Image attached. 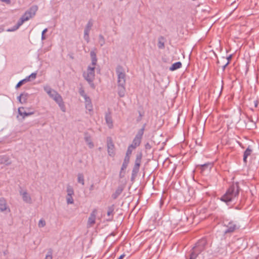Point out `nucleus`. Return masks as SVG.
Segmentation results:
<instances>
[{
  "label": "nucleus",
  "instance_id": "nucleus-21",
  "mask_svg": "<svg viewBox=\"0 0 259 259\" xmlns=\"http://www.w3.org/2000/svg\"><path fill=\"white\" fill-rule=\"evenodd\" d=\"M105 119L109 127L111 128L113 127V122L111 115L107 114L105 116Z\"/></svg>",
  "mask_w": 259,
  "mask_h": 259
},
{
  "label": "nucleus",
  "instance_id": "nucleus-54",
  "mask_svg": "<svg viewBox=\"0 0 259 259\" xmlns=\"http://www.w3.org/2000/svg\"><path fill=\"white\" fill-rule=\"evenodd\" d=\"M254 106L255 107H256L257 106V104H258L257 101H254Z\"/></svg>",
  "mask_w": 259,
  "mask_h": 259
},
{
  "label": "nucleus",
  "instance_id": "nucleus-24",
  "mask_svg": "<svg viewBox=\"0 0 259 259\" xmlns=\"http://www.w3.org/2000/svg\"><path fill=\"white\" fill-rule=\"evenodd\" d=\"M52 99L57 103H59L62 101H63V99L61 95L58 93H55V95L52 98Z\"/></svg>",
  "mask_w": 259,
  "mask_h": 259
},
{
  "label": "nucleus",
  "instance_id": "nucleus-47",
  "mask_svg": "<svg viewBox=\"0 0 259 259\" xmlns=\"http://www.w3.org/2000/svg\"><path fill=\"white\" fill-rule=\"evenodd\" d=\"M232 55H230L228 57H227L226 58L223 57V59H226L227 60V61H229L230 62V60L232 59Z\"/></svg>",
  "mask_w": 259,
  "mask_h": 259
},
{
  "label": "nucleus",
  "instance_id": "nucleus-12",
  "mask_svg": "<svg viewBox=\"0 0 259 259\" xmlns=\"http://www.w3.org/2000/svg\"><path fill=\"white\" fill-rule=\"evenodd\" d=\"M19 114L22 117V119H24L26 116L31 115L34 114V111H26L23 107L18 108V110Z\"/></svg>",
  "mask_w": 259,
  "mask_h": 259
},
{
  "label": "nucleus",
  "instance_id": "nucleus-50",
  "mask_svg": "<svg viewBox=\"0 0 259 259\" xmlns=\"http://www.w3.org/2000/svg\"><path fill=\"white\" fill-rule=\"evenodd\" d=\"M4 31V28L3 26H0V33Z\"/></svg>",
  "mask_w": 259,
  "mask_h": 259
},
{
  "label": "nucleus",
  "instance_id": "nucleus-13",
  "mask_svg": "<svg viewBox=\"0 0 259 259\" xmlns=\"http://www.w3.org/2000/svg\"><path fill=\"white\" fill-rule=\"evenodd\" d=\"M97 213V210L96 209H94L92 211L88 219V224L89 225H93L95 223Z\"/></svg>",
  "mask_w": 259,
  "mask_h": 259
},
{
  "label": "nucleus",
  "instance_id": "nucleus-37",
  "mask_svg": "<svg viewBox=\"0 0 259 259\" xmlns=\"http://www.w3.org/2000/svg\"><path fill=\"white\" fill-rule=\"evenodd\" d=\"M58 104L59 106L60 107L61 110L63 112H65L66 108H65V106L64 105V103L63 101H62L61 102H60Z\"/></svg>",
  "mask_w": 259,
  "mask_h": 259
},
{
  "label": "nucleus",
  "instance_id": "nucleus-36",
  "mask_svg": "<svg viewBox=\"0 0 259 259\" xmlns=\"http://www.w3.org/2000/svg\"><path fill=\"white\" fill-rule=\"evenodd\" d=\"M28 81L26 80V78L19 81L18 83L16 84V88L17 89V88H19V87H20L24 82H27Z\"/></svg>",
  "mask_w": 259,
  "mask_h": 259
},
{
  "label": "nucleus",
  "instance_id": "nucleus-44",
  "mask_svg": "<svg viewBox=\"0 0 259 259\" xmlns=\"http://www.w3.org/2000/svg\"><path fill=\"white\" fill-rule=\"evenodd\" d=\"M158 47L159 49H163L164 48V42H162L160 40H159L158 42Z\"/></svg>",
  "mask_w": 259,
  "mask_h": 259
},
{
  "label": "nucleus",
  "instance_id": "nucleus-5",
  "mask_svg": "<svg viewBox=\"0 0 259 259\" xmlns=\"http://www.w3.org/2000/svg\"><path fill=\"white\" fill-rule=\"evenodd\" d=\"M143 154L141 152H138L136 155L135 164L132 169V180H134L139 171L140 166L141 164Z\"/></svg>",
  "mask_w": 259,
  "mask_h": 259
},
{
  "label": "nucleus",
  "instance_id": "nucleus-32",
  "mask_svg": "<svg viewBox=\"0 0 259 259\" xmlns=\"http://www.w3.org/2000/svg\"><path fill=\"white\" fill-rule=\"evenodd\" d=\"M53 250L50 248L47 252V254L45 259H53Z\"/></svg>",
  "mask_w": 259,
  "mask_h": 259
},
{
  "label": "nucleus",
  "instance_id": "nucleus-22",
  "mask_svg": "<svg viewBox=\"0 0 259 259\" xmlns=\"http://www.w3.org/2000/svg\"><path fill=\"white\" fill-rule=\"evenodd\" d=\"M182 67V63L181 62H177L174 63L169 68V70L171 71H174Z\"/></svg>",
  "mask_w": 259,
  "mask_h": 259
},
{
  "label": "nucleus",
  "instance_id": "nucleus-55",
  "mask_svg": "<svg viewBox=\"0 0 259 259\" xmlns=\"http://www.w3.org/2000/svg\"><path fill=\"white\" fill-rule=\"evenodd\" d=\"M4 254H5V255H6V254H7V251H5V252H4Z\"/></svg>",
  "mask_w": 259,
  "mask_h": 259
},
{
  "label": "nucleus",
  "instance_id": "nucleus-49",
  "mask_svg": "<svg viewBox=\"0 0 259 259\" xmlns=\"http://www.w3.org/2000/svg\"><path fill=\"white\" fill-rule=\"evenodd\" d=\"M17 99L19 100V101L21 103V102L22 101V96H21V94H20V95L18 97Z\"/></svg>",
  "mask_w": 259,
  "mask_h": 259
},
{
  "label": "nucleus",
  "instance_id": "nucleus-8",
  "mask_svg": "<svg viewBox=\"0 0 259 259\" xmlns=\"http://www.w3.org/2000/svg\"><path fill=\"white\" fill-rule=\"evenodd\" d=\"M107 151L109 155L111 157H114L115 153V146L111 138L108 137L107 140Z\"/></svg>",
  "mask_w": 259,
  "mask_h": 259
},
{
  "label": "nucleus",
  "instance_id": "nucleus-51",
  "mask_svg": "<svg viewBox=\"0 0 259 259\" xmlns=\"http://www.w3.org/2000/svg\"><path fill=\"white\" fill-rule=\"evenodd\" d=\"M124 256H125V254H122L117 259H123Z\"/></svg>",
  "mask_w": 259,
  "mask_h": 259
},
{
  "label": "nucleus",
  "instance_id": "nucleus-40",
  "mask_svg": "<svg viewBox=\"0 0 259 259\" xmlns=\"http://www.w3.org/2000/svg\"><path fill=\"white\" fill-rule=\"evenodd\" d=\"M46 222L43 219H40L38 222V226L39 228L44 227L46 226Z\"/></svg>",
  "mask_w": 259,
  "mask_h": 259
},
{
  "label": "nucleus",
  "instance_id": "nucleus-35",
  "mask_svg": "<svg viewBox=\"0 0 259 259\" xmlns=\"http://www.w3.org/2000/svg\"><path fill=\"white\" fill-rule=\"evenodd\" d=\"M67 195H74V190L72 187L68 186L67 188Z\"/></svg>",
  "mask_w": 259,
  "mask_h": 259
},
{
  "label": "nucleus",
  "instance_id": "nucleus-7",
  "mask_svg": "<svg viewBox=\"0 0 259 259\" xmlns=\"http://www.w3.org/2000/svg\"><path fill=\"white\" fill-rule=\"evenodd\" d=\"M224 226L227 228V229L224 231L225 234L232 233L236 230L239 229L240 227V226L236 222L234 221L226 222L224 224Z\"/></svg>",
  "mask_w": 259,
  "mask_h": 259
},
{
  "label": "nucleus",
  "instance_id": "nucleus-53",
  "mask_svg": "<svg viewBox=\"0 0 259 259\" xmlns=\"http://www.w3.org/2000/svg\"><path fill=\"white\" fill-rule=\"evenodd\" d=\"M94 184H92V185L90 186V191H92V190H94Z\"/></svg>",
  "mask_w": 259,
  "mask_h": 259
},
{
  "label": "nucleus",
  "instance_id": "nucleus-29",
  "mask_svg": "<svg viewBox=\"0 0 259 259\" xmlns=\"http://www.w3.org/2000/svg\"><path fill=\"white\" fill-rule=\"evenodd\" d=\"M22 96V101L21 102V104H24L27 102V100L28 98L29 97V94L27 93H23L21 94Z\"/></svg>",
  "mask_w": 259,
  "mask_h": 259
},
{
  "label": "nucleus",
  "instance_id": "nucleus-27",
  "mask_svg": "<svg viewBox=\"0 0 259 259\" xmlns=\"http://www.w3.org/2000/svg\"><path fill=\"white\" fill-rule=\"evenodd\" d=\"M84 140H85V142H87V143L89 145V147L90 148H93L94 144L92 142L91 138L89 136H88V135L85 136L84 137Z\"/></svg>",
  "mask_w": 259,
  "mask_h": 259
},
{
  "label": "nucleus",
  "instance_id": "nucleus-26",
  "mask_svg": "<svg viewBox=\"0 0 259 259\" xmlns=\"http://www.w3.org/2000/svg\"><path fill=\"white\" fill-rule=\"evenodd\" d=\"M77 182L81 184L82 185H84V180L83 175L81 173H79L77 175Z\"/></svg>",
  "mask_w": 259,
  "mask_h": 259
},
{
  "label": "nucleus",
  "instance_id": "nucleus-20",
  "mask_svg": "<svg viewBox=\"0 0 259 259\" xmlns=\"http://www.w3.org/2000/svg\"><path fill=\"white\" fill-rule=\"evenodd\" d=\"M141 142V140L138 139V138H135L134 139L132 144L130 146L132 147L133 148L136 149L137 147H138Z\"/></svg>",
  "mask_w": 259,
  "mask_h": 259
},
{
  "label": "nucleus",
  "instance_id": "nucleus-18",
  "mask_svg": "<svg viewBox=\"0 0 259 259\" xmlns=\"http://www.w3.org/2000/svg\"><path fill=\"white\" fill-rule=\"evenodd\" d=\"M84 99L85 108L89 111H93V105L91 100L89 97H86Z\"/></svg>",
  "mask_w": 259,
  "mask_h": 259
},
{
  "label": "nucleus",
  "instance_id": "nucleus-52",
  "mask_svg": "<svg viewBox=\"0 0 259 259\" xmlns=\"http://www.w3.org/2000/svg\"><path fill=\"white\" fill-rule=\"evenodd\" d=\"M247 156L245 157L244 155H243V161L245 163H246V162H247Z\"/></svg>",
  "mask_w": 259,
  "mask_h": 259
},
{
  "label": "nucleus",
  "instance_id": "nucleus-11",
  "mask_svg": "<svg viewBox=\"0 0 259 259\" xmlns=\"http://www.w3.org/2000/svg\"><path fill=\"white\" fill-rule=\"evenodd\" d=\"M213 164L211 162H207L206 163L198 164L197 165V167L199 168L201 172L206 170L209 171L212 168Z\"/></svg>",
  "mask_w": 259,
  "mask_h": 259
},
{
  "label": "nucleus",
  "instance_id": "nucleus-28",
  "mask_svg": "<svg viewBox=\"0 0 259 259\" xmlns=\"http://www.w3.org/2000/svg\"><path fill=\"white\" fill-rule=\"evenodd\" d=\"M22 24H21V23L18 21L17 22V23L16 25L14 26L13 27H12L11 28H9V29H8L7 30V31L8 32H12V31H14L16 30H17L19 27L20 26H21Z\"/></svg>",
  "mask_w": 259,
  "mask_h": 259
},
{
  "label": "nucleus",
  "instance_id": "nucleus-38",
  "mask_svg": "<svg viewBox=\"0 0 259 259\" xmlns=\"http://www.w3.org/2000/svg\"><path fill=\"white\" fill-rule=\"evenodd\" d=\"M251 152H252V150L249 147H248L246 149V150L244 151L243 155H244L245 157L246 156L248 157V156H249L251 154Z\"/></svg>",
  "mask_w": 259,
  "mask_h": 259
},
{
  "label": "nucleus",
  "instance_id": "nucleus-4",
  "mask_svg": "<svg viewBox=\"0 0 259 259\" xmlns=\"http://www.w3.org/2000/svg\"><path fill=\"white\" fill-rule=\"evenodd\" d=\"M38 8L36 6H33L30 8L18 20L22 25L23 23L34 17L37 11Z\"/></svg>",
  "mask_w": 259,
  "mask_h": 259
},
{
  "label": "nucleus",
  "instance_id": "nucleus-43",
  "mask_svg": "<svg viewBox=\"0 0 259 259\" xmlns=\"http://www.w3.org/2000/svg\"><path fill=\"white\" fill-rule=\"evenodd\" d=\"M48 31V29L47 28H45L42 31V33H41V39L42 40H45L46 39V36H45V33H46Z\"/></svg>",
  "mask_w": 259,
  "mask_h": 259
},
{
  "label": "nucleus",
  "instance_id": "nucleus-23",
  "mask_svg": "<svg viewBox=\"0 0 259 259\" xmlns=\"http://www.w3.org/2000/svg\"><path fill=\"white\" fill-rule=\"evenodd\" d=\"M145 124H144L142 128H141L138 132L137 134L136 135L135 138H138V139L140 140H142L143 135L144 134V132L145 130Z\"/></svg>",
  "mask_w": 259,
  "mask_h": 259
},
{
  "label": "nucleus",
  "instance_id": "nucleus-46",
  "mask_svg": "<svg viewBox=\"0 0 259 259\" xmlns=\"http://www.w3.org/2000/svg\"><path fill=\"white\" fill-rule=\"evenodd\" d=\"M145 149L147 150H149L151 148V146L149 143H147L145 145Z\"/></svg>",
  "mask_w": 259,
  "mask_h": 259
},
{
  "label": "nucleus",
  "instance_id": "nucleus-48",
  "mask_svg": "<svg viewBox=\"0 0 259 259\" xmlns=\"http://www.w3.org/2000/svg\"><path fill=\"white\" fill-rule=\"evenodd\" d=\"M229 64V62L227 61L223 66V70H225L226 66Z\"/></svg>",
  "mask_w": 259,
  "mask_h": 259
},
{
  "label": "nucleus",
  "instance_id": "nucleus-14",
  "mask_svg": "<svg viewBox=\"0 0 259 259\" xmlns=\"http://www.w3.org/2000/svg\"><path fill=\"white\" fill-rule=\"evenodd\" d=\"M20 194L22 196L23 200L28 203H31V198L30 195L26 191L22 192V191H20Z\"/></svg>",
  "mask_w": 259,
  "mask_h": 259
},
{
  "label": "nucleus",
  "instance_id": "nucleus-45",
  "mask_svg": "<svg viewBox=\"0 0 259 259\" xmlns=\"http://www.w3.org/2000/svg\"><path fill=\"white\" fill-rule=\"evenodd\" d=\"M130 157H131L130 156L125 155L123 161L127 163H129L130 160Z\"/></svg>",
  "mask_w": 259,
  "mask_h": 259
},
{
  "label": "nucleus",
  "instance_id": "nucleus-17",
  "mask_svg": "<svg viewBox=\"0 0 259 259\" xmlns=\"http://www.w3.org/2000/svg\"><path fill=\"white\" fill-rule=\"evenodd\" d=\"M115 206L114 204L111 205L108 207L107 208V215L111 218L109 219L110 221L112 220L113 215L114 214Z\"/></svg>",
  "mask_w": 259,
  "mask_h": 259
},
{
  "label": "nucleus",
  "instance_id": "nucleus-16",
  "mask_svg": "<svg viewBox=\"0 0 259 259\" xmlns=\"http://www.w3.org/2000/svg\"><path fill=\"white\" fill-rule=\"evenodd\" d=\"M45 91L49 95V96L52 98L57 92L53 90L48 85L45 86L44 88Z\"/></svg>",
  "mask_w": 259,
  "mask_h": 259
},
{
  "label": "nucleus",
  "instance_id": "nucleus-39",
  "mask_svg": "<svg viewBox=\"0 0 259 259\" xmlns=\"http://www.w3.org/2000/svg\"><path fill=\"white\" fill-rule=\"evenodd\" d=\"M79 94L85 99L86 97H88V96L85 94L84 90L82 88H80L79 90Z\"/></svg>",
  "mask_w": 259,
  "mask_h": 259
},
{
  "label": "nucleus",
  "instance_id": "nucleus-41",
  "mask_svg": "<svg viewBox=\"0 0 259 259\" xmlns=\"http://www.w3.org/2000/svg\"><path fill=\"white\" fill-rule=\"evenodd\" d=\"M133 149H135L133 148L132 147L129 146L127 148V150L126 152V155L131 156Z\"/></svg>",
  "mask_w": 259,
  "mask_h": 259
},
{
  "label": "nucleus",
  "instance_id": "nucleus-1",
  "mask_svg": "<svg viewBox=\"0 0 259 259\" xmlns=\"http://www.w3.org/2000/svg\"><path fill=\"white\" fill-rule=\"evenodd\" d=\"M116 73L117 75L118 94L120 97H123L125 93L126 74L123 67L118 65L116 68Z\"/></svg>",
  "mask_w": 259,
  "mask_h": 259
},
{
  "label": "nucleus",
  "instance_id": "nucleus-6",
  "mask_svg": "<svg viewBox=\"0 0 259 259\" xmlns=\"http://www.w3.org/2000/svg\"><path fill=\"white\" fill-rule=\"evenodd\" d=\"M95 69L94 66L91 67L88 66L87 72L83 73V77L84 79L90 83H92L93 87L94 84L93 83V80L95 78Z\"/></svg>",
  "mask_w": 259,
  "mask_h": 259
},
{
  "label": "nucleus",
  "instance_id": "nucleus-42",
  "mask_svg": "<svg viewBox=\"0 0 259 259\" xmlns=\"http://www.w3.org/2000/svg\"><path fill=\"white\" fill-rule=\"evenodd\" d=\"M89 33V32L84 31V39L87 41V42H89L90 41Z\"/></svg>",
  "mask_w": 259,
  "mask_h": 259
},
{
  "label": "nucleus",
  "instance_id": "nucleus-30",
  "mask_svg": "<svg viewBox=\"0 0 259 259\" xmlns=\"http://www.w3.org/2000/svg\"><path fill=\"white\" fill-rule=\"evenodd\" d=\"M128 164V163H127L125 162H124V161L123 162V163L121 166L120 174H119L120 178H122L124 176V175H122V171L127 168Z\"/></svg>",
  "mask_w": 259,
  "mask_h": 259
},
{
  "label": "nucleus",
  "instance_id": "nucleus-31",
  "mask_svg": "<svg viewBox=\"0 0 259 259\" xmlns=\"http://www.w3.org/2000/svg\"><path fill=\"white\" fill-rule=\"evenodd\" d=\"M99 42L100 44V46H103L105 44V40L104 39V36L102 34H100L99 35Z\"/></svg>",
  "mask_w": 259,
  "mask_h": 259
},
{
  "label": "nucleus",
  "instance_id": "nucleus-3",
  "mask_svg": "<svg viewBox=\"0 0 259 259\" xmlns=\"http://www.w3.org/2000/svg\"><path fill=\"white\" fill-rule=\"evenodd\" d=\"M206 245L207 240L205 238H202L199 240L190 250L189 259H196L198 255L205 249Z\"/></svg>",
  "mask_w": 259,
  "mask_h": 259
},
{
  "label": "nucleus",
  "instance_id": "nucleus-19",
  "mask_svg": "<svg viewBox=\"0 0 259 259\" xmlns=\"http://www.w3.org/2000/svg\"><path fill=\"white\" fill-rule=\"evenodd\" d=\"M90 56L92 60V65L95 67L97 63V58L96 52L94 51H92L90 52Z\"/></svg>",
  "mask_w": 259,
  "mask_h": 259
},
{
  "label": "nucleus",
  "instance_id": "nucleus-33",
  "mask_svg": "<svg viewBox=\"0 0 259 259\" xmlns=\"http://www.w3.org/2000/svg\"><path fill=\"white\" fill-rule=\"evenodd\" d=\"M66 201L67 204H73L74 203V200L72 198V195H67Z\"/></svg>",
  "mask_w": 259,
  "mask_h": 259
},
{
  "label": "nucleus",
  "instance_id": "nucleus-25",
  "mask_svg": "<svg viewBox=\"0 0 259 259\" xmlns=\"http://www.w3.org/2000/svg\"><path fill=\"white\" fill-rule=\"evenodd\" d=\"M93 25V23L92 20L91 19L88 21L87 25L85 26L84 31L90 32Z\"/></svg>",
  "mask_w": 259,
  "mask_h": 259
},
{
  "label": "nucleus",
  "instance_id": "nucleus-15",
  "mask_svg": "<svg viewBox=\"0 0 259 259\" xmlns=\"http://www.w3.org/2000/svg\"><path fill=\"white\" fill-rule=\"evenodd\" d=\"M124 189V187L122 185H120L116 189L115 192L112 194V198L113 199H116L122 193Z\"/></svg>",
  "mask_w": 259,
  "mask_h": 259
},
{
  "label": "nucleus",
  "instance_id": "nucleus-9",
  "mask_svg": "<svg viewBox=\"0 0 259 259\" xmlns=\"http://www.w3.org/2000/svg\"><path fill=\"white\" fill-rule=\"evenodd\" d=\"M257 119L256 118H253L251 116H247V119L245 121L246 127L249 130H252L256 128V122Z\"/></svg>",
  "mask_w": 259,
  "mask_h": 259
},
{
  "label": "nucleus",
  "instance_id": "nucleus-10",
  "mask_svg": "<svg viewBox=\"0 0 259 259\" xmlns=\"http://www.w3.org/2000/svg\"><path fill=\"white\" fill-rule=\"evenodd\" d=\"M0 211L10 212V209L8 206L6 200L4 197L0 198Z\"/></svg>",
  "mask_w": 259,
  "mask_h": 259
},
{
  "label": "nucleus",
  "instance_id": "nucleus-2",
  "mask_svg": "<svg viewBox=\"0 0 259 259\" xmlns=\"http://www.w3.org/2000/svg\"><path fill=\"white\" fill-rule=\"evenodd\" d=\"M239 191L238 183H233L230 186L226 193L222 196L221 200L229 204L230 202L233 201L238 196Z\"/></svg>",
  "mask_w": 259,
  "mask_h": 259
},
{
  "label": "nucleus",
  "instance_id": "nucleus-34",
  "mask_svg": "<svg viewBox=\"0 0 259 259\" xmlns=\"http://www.w3.org/2000/svg\"><path fill=\"white\" fill-rule=\"evenodd\" d=\"M36 77V73H32L29 76L26 77V80L29 81L31 79H34Z\"/></svg>",
  "mask_w": 259,
  "mask_h": 259
}]
</instances>
